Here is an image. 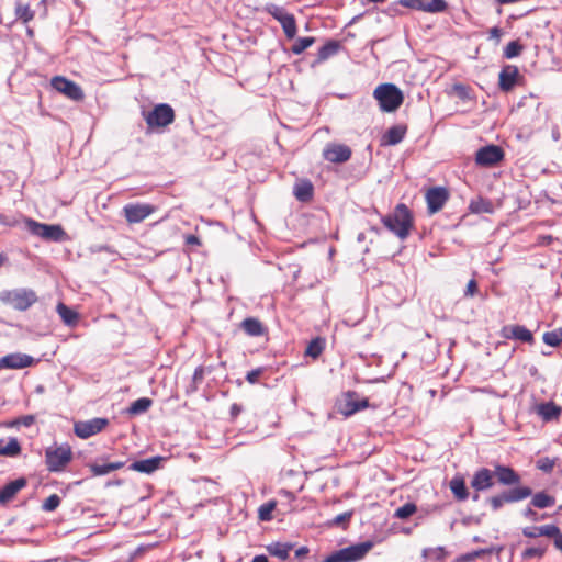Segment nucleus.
<instances>
[{
  "label": "nucleus",
  "mask_w": 562,
  "mask_h": 562,
  "mask_svg": "<svg viewBox=\"0 0 562 562\" xmlns=\"http://www.w3.org/2000/svg\"><path fill=\"white\" fill-rule=\"evenodd\" d=\"M469 209L472 213H476V214L493 213V211H494L493 203L490 200L483 199V198H477L476 200H472L469 205Z\"/></svg>",
  "instance_id": "33"
},
{
  "label": "nucleus",
  "mask_w": 562,
  "mask_h": 562,
  "mask_svg": "<svg viewBox=\"0 0 562 562\" xmlns=\"http://www.w3.org/2000/svg\"><path fill=\"white\" fill-rule=\"evenodd\" d=\"M123 215L128 224H137L156 212V206L148 203H128L124 205Z\"/></svg>",
  "instance_id": "10"
},
{
  "label": "nucleus",
  "mask_w": 562,
  "mask_h": 562,
  "mask_svg": "<svg viewBox=\"0 0 562 562\" xmlns=\"http://www.w3.org/2000/svg\"><path fill=\"white\" fill-rule=\"evenodd\" d=\"M381 221L400 239H405L414 226L413 214L404 203L397 204L394 211L383 216Z\"/></svg>",
  "instance_id": "1"
},
{
  "label": "nucleus",
  "mask_w": 562,
  "mask_h": 562,
  "mask_svg": "<svg viewBox=\"0 0 562 562\" xmlns=\"http://www.w3.org/2000/svg\"><path fill=\"white\" fill-rule=\"evenodd\" d=\"M524 46L519 43V41L509 42L504 48V57L507 59H512L521 54Z\"/></svg>",
  "instance_id": "42"
},
{
  "label": "nucleus",
  "mask_w": 562,
  "mask_h": 562,
  "mask_svg": "<svg viewBox=\"0 0 562 562\" xmlns=\"http://www.w3.org/2000/svg\"><path fill=\"white\" fill-rule=\"evenodd\" d=\"M126 464L125 461L109 462V468L113 471L122 469Z\"/></svg>",
  "instance_id": "61"
},
{
  "label": "nucleus",
  "mask_w": 562,
  "mask_h": 562,
  "mask_svg": "<svg viewBox=\"0 0 562 562\" xmlns=\"http://www.w3.org/2000/svg\"><path fill=\"white\" fill-rule=\"evenodd\" d=\"M251 562H269V561H268V558L266 555L258 554V555L254 557Z\"/></svg>",
  "instance_id": "64"
},
{
  "label": "nucleus",
  "mask_w": 562,
  "mask_h": 562,
  "mask_svg": "<svg viewBox=\"0 0 562 562\" xmlns=\"http://www.w3.org/2000/svg\"><path fill=\"white\" fill-rule=\"evenodd\" d=\"M504 158V151L499 146L488 145L480 148L475 155V162L483 167H492Z\"/></svg>",
  "instance_id": "18"
},
{
  "label": "nucleus",
  "mask_w": 562,
  "mask_h": 562,
  "mask_svg": "<svg viewBox=\"0 0 562 562\" xmlns=\"http://www.w3.org/2000/svg\"><path fill=\"white\" fill-rule=\"evenodd\" d=\"M479 292V285H477V282L475 279H471L468 284H467V288L464 290V296L465 297H473L474 295H476Z\"/></svg>",
  "instance_id": "53"
},
{
  "label": "nucleus",
  "mask_w": 562,
  "mask_h": 562,
  "mask_svg": "<svg viewBox=\"0 0 562 562\" xmlns=\"http://www.w3.org/2000/svg\"><path fill=\"white\" fill-rule=\"evenodd\" d=\"M449 191L445 187H432L428 189L425 194L428 213L434 215L441 211L449 200Z\"/></svg>",
  "instance_id": "14"
},
{
  "label": "nucleus",
  "mask_w": 562,
  "mask_h": 562,
  "mask_svg": "<svg viewBox=\"0 0 562 562\" xmlns=\"http://www.w3.org/2000/svg\"><path fill=\"white\" fill-rule=\"evenodd\" d=\"M52 87L74 101H82L85 93L79 85L63 76H55L50 80Z\"/></svg>",
  "instance_id": "11"
},
{
  "label": "nucleus",
  "mask_w": 562,
  "mask_h": 562,
  "mask_svg": "<svg viewBox=\"0 0 562 562\" xmlns=\"http://www.w3.org/2000/svg\"><path fill=\"white\" fill-rule=\"evenodd\" d=\"M204 374H205V371L202 366H199L198 368H195L193 376H192L194 391L198 389V385L201 384L202 381L204 380Z\"/></svg>",
  "instance_id": "52"
},
{
  "label": "nucleus",
  "mask_w": 562,
  "mask_h": 562,
  "mask_svg": "<svg viewBox=\"0 0 562 562\" xmlns=\"http://www.w3.org/2000/svg\"><path fill=\"white\" fill-rule=\"evenodd\" d=\"M151 403L153 402H151L150 398H147V397L138 398V400H136L135 402L132 403V405L130 407V412L132 414L144 413V412H146L151 406Z\"/></svg>",
  "instance_id": "44"
},
{
  "label": "nucleus",
  "mask_w": 562,
  "mask_h": 562,
  "mask_svg": "<svg viewBox=\"0 0 562 562\" xmlns=\"http://www.w3.org/2000/svg\"><path fill=\"white\" fill-rule=\"evenodd\" d=\"M89 469L93 476H102V475H106L110 472H112V470L109 468V463H105V464L92 463V464H89Z\"/></svg>",
  "instance_id": "48"
},
{
  "label": "nucleus",
  "mask_w": 562,
  "mask_h": 562,
  "mask_svg": "<svg viewBox=\"0 0 562 562\" xmlns=\"http://www.w3.org/2000/svg\"><path fill=\"white\" fill-rule=\"evenodd\" d=\"M537 412L544 420H552L561 415L562 409L553 402H548L540 404Z\"/></svg>",
  "instance_id": "30"
},
{
  "label": "nucleus",
  "mask_w": 562,
  "mask_h": 562,
  "mask_svg": "<svg viewBox=\"0 0 562 562\" xmlns=\"http://www.w3.org/2000/svg\"><path fill=\"white\" fill-rule=\"evenodd\" d=\"M37 300L36 292L31 289L7 290L0 294V301L2 303L21 312L29 310Z\"/></svg>",
  "instance_id": "3"
},
{
  "label": "nucleus",
  "mask_w": 562,
  "mask_h": 562,
  "mask_svg": "<svg viewBox=\"0 0 562 562\" xmlns=\"http://www.w3.org/2000/svg\"><path fill=\"white\" fill-rule=\"evenodd\" d=\"M60 497L57 494L49 495L42 504V509L53 512L60 505Z\"/></svg>",
  "instance_id": "47"
},
{
  "label": "nucleus",
  "mask_w": 562,
  "mask_h": 562,
  "mask_svg": "<svg viewBox=\"0 0 562 562\" xmlns=\"http://www.w3.org/2000/svg\"><path fill=\"white\" fill-rule=\"evenodd\" d=\"M323 158L331 164L347 162L352 155V150L348 145L330 142L323 149Z\"/></svg>",
  "instance_id": "13"
},
{
  "label": "nucleus",
  "mask_w": 562,
  "mask_h": 562,
  "mask_svg": "<svg viewBox=\"0 0 562 562\" xmlns=\"http://www.w3.org/2000/svg\"><path fill=\"white\" fill-rule=\"evenodd\" d=\"M148 130L164 128L175 121L173 109L166 103L157 104L151 111L143 112Z\"/></svg>",
  "instance_id": "7"
},
{
  "label": "nucleus",
  "mask_w": 562,
  "mask_h": 562,
  "mask_svg": "<svg viewBox=\"0 0 562 562\" xmlns=\"http://www.w3.org/2000/svg\"><path fill=\"white\" fill-rule=\"evenodd\" d=\"M34 364V358L25 353H9L0 358V370L24 369Z\"/></svg>",
  "instance_id": "19"
},
{
  "label": "nucleus",
  "mask_w": 562,
  "mask_h": 562,
  "mask_svg": "<svg viewBox=\"0 0 562 562\" xmlns=\"http://www.w3.org/2000/svg\"><path fill=\"white\" fill-rule=\"evenodd\" d=\"M492 550L491 549H479V550H474L472 552H469V553H465V554H462L458 558V562H471L473 561L474 559H477V558H481L485 554H488L491 553Z\"/></svg>",
  "instance_id": "46"
},
{
  "label": "nucleus",
  "mask_w": 562,
  "mask_h": 562,
  "mask_svg": "<svg viewBox=\"0 0 562 562\" xmlns=\"http://www.w3.org/2000/svg\"><path fill=\"white\" fill-rule=\"evenodd\" d=\"M453 91L462 100L470 99V89L463 83H456L453 86Z\"/></svg>",
  "instance_id": "51"
},
{
  "label": "nucleus",
  "mask_w": 562,
  "mask_h": 562,
  "mask_svg": "<svg viewBox=\"0 0 562 562\" xmlns=\"http://www.w3.org/2000/svg\"><path fill=\"white\" fill-rule=\"evenodd\" d=\"M449 487L457 501H465L469 497V492L465 486L464 479L460 475L452 477Z\"/></svg>",
  "instance_id": "29"
},
{
  "label": "nucleus",
  "mask_w": 562,
  "mask_h": 562,
  "mask_svg": "<svg viewBox=\"0 0 562 562\" xmlns=\"http://www.w3.org/2000/svg\"><path fill=\"white\" fill-rule=\"evenodd\" d=\"M553 544L555 549H558L560 552H562V533L557 537V539L553 541Z\"/></svg>",
  "instance_id": "63"
},
{
  "label": "nucleus",
  "mask_w": 562,
  "mask_h": 562,
  "mask_svg": "<svg viewBox=\"0 0 562 562\" xmlns=\"http://www.w3.org/2000/svg\"><path fill=\"white\" fill-rule=\"evenodd\" d=\"M229 412H231V416L233 418H236L241 412V406L234 403V404H232Z\"/></svg>",
  "instance_id": "60"
},
{
  "label": "nucleus",
  "mask_w": 562,
  "mask_h": 562,
  "mask_svg": "<svg viewBox=\"0 0 562 562\" xmlns=\"http://www.w3.org/2000/svg\"><path fill=\"white\" fill-rule=\"evenodd\" d=\"M239 326L246 335L251 337H259L267 334V327L256 317L245 318Z\"/></svg>",
  "instance_id": "27"
},
{
  "label": "nucleus",
  "mask_w": 562,
  "mask_h": 562,
  "mask_svg": "<svg viewBox=\"0 0 562 562\" xmlns=\"http://www.w3.org/2000/svg\"><path fill=\"white\" fill-rule=\"evenodd\" d=\"M532 495V490L528 486H518L508 491H504L498 495L487 498V503L492 510L496 512L505 504L520 502Z\"/></svg>",
  "instance_id": "8"
},
{
  "label": "nucleus",
  "mask_w": 562,
  "mask_h": 562,
  "mask_svg": "<svg viewBox=\"0 0 562 562\" xmlns=\"http://www.w3.org/2000/svg\"><path fill=\"white\" fill-rule=\"evenodd\" d=\"M165 457L156 456L144 460H137L130 464L128 469L135 472L153 474L161 468Z\"/></svg>",
  "instance_id": "21"
},
{
  "label": "nucleus",
  "mask_w": 562,
  "mask_h": 562,
  "mask_svg": "<svg viewBox=\"0 0 562 562\" xmlns=\"http://www.w3.org/2000/svg\"><path fill=\"white\" fill-rule=\"evenodd\" d=\"M406 133V125H394L385 132V134L382 137L381 144L385 146H394L403 140Z\"/></svg>",
  "instance_id": "26"
},
{
  "label": "nucleus",
  "mask_w": 562,
  "mask_h": 562,
  "mask_svg": "<svg viewBox=\"0 0 562 562\" xmlns=\"http://www.w3.org/2000/svg\"><path fill=\"white\" fill-rule=\"evenodd\" d=\"M277 507V501L272 499L262 504L258 509V518L260 521H270L273 519L272 512Z\"/></svg>",
  "instance_id": "38"
},
{
  "label": "nucleus",
  "mask_w": 562,
  "mask_h": 562,
  "mask_svg": "<svg viewBox=\"0 0 562 562\" xmlns=\"http://www.w3.org/2000/svg\"><path fill=\"white\" fill-rule=\"evenodd\" d=\"M308 551H310V550H308V548H307V547H301V548H299V549L295 551V555H296L297 558H303V557H305V555L308 553Z\"/></svg>",
  "instance_id": "62"
},
{
  "label": "nucleus",
  "mask_w": 562,
  "mask_h": 562,
  "mask_svg": "<svg viewBox=\"0 0 562 562\" xmlns=\"http://www.w3.org/2000/svg\"><path fill=\"white\" fill-rule=\"evenodd\" d=\"M350 517H351V513L340 514V515H338V516H336L334 518V524L335 525H340V524H342L345 521H348L350 519Z\"/></svg>",
  "instance_id": "58"
},
{
  "label": "nucleus",
  "mask_w": 562,
  "mask_h": 562,
  "mask_svg": "<svg viewBox=\"0 0 562 562\" xmlns=\"http://www.w3.org/2000/svg\"><path fill=\"white\" fill-rule=\"evenodd\" d=\"M341 48V43L336 40H330L326 42L317 52V56L315 59L316 64H322L335 56Z\"/></svg>",
  "instance_id": "28"
},
{
  "label": "nucleus",
  "mask_w": 562,
  "mask_h": 562,
  "mask_svg": "<svg viewBox=\"0 0 562 562\" xmlns=\"http://www.w3.org/2000/svg\"><path fill=\"white\" fill-rule=\"evenodd\" d=\"M316 42V38L313 36L299 37L294 41L291 46V52L294 55H301L305 49L311 47Z\"/></svg>",
  "instance_id": "37"
},
{
  "label": "nucleus",
  "mask_w": 562,
  "mask_h": 562,
  "mask_svg": "<svg viewBox=\"0 0 562 562\" xmlns=\"http://www.w3.org/2000/svg\"><path fill=\"white\" fill-rule=\"evenodd\" d=\"M72 460L69 445L48 447L45 450V464L49 472H63Z\"/></svg>",
  "instance_id": "4"
},
{
  "label": "nucleus",
  "mask_w": 562,
  "mask_h": 562,
  "mask_svg": "<svg viewBox=\"0 0 562 562\" xmlns=\"http://www.w3.org/2000/svg\"><path fill=\"white\" fill-rule=\"evenodd\" d=\"M554 503H555V498L553 496L547 494L546 492L536 493L531 499V505L537 508H541V509L550 507V506L554 505Z\"/></svg>",
  "instance_id": "36"
},
{
  "label": "nucleus",
  "mask_w": 562,
  "mask_h": 562,
  "mask_svg": "<svg viewBox=\"0 0 562 562\" xmlns=\"http://www.w3.org/2000/svg\"><path fill=\"white\" fill-rule=\"evenodd\" d=\"M544 344L551 347H558L562 342V329L546 331L542 336Z\"/></svg>",
  "instance_id": "40"
},
{
  "label": "nucleus",
  "mask_w": 562,
  "mask_h": 562,
  "mask_svg": "<svg viewBox=\"0 0 562 562\" xmlns=\"http://www.w3.org/2000/svg\"><path fill=\"white\" fill-rule=\"evenodd\" d=\"M109 425V419L95 417L90 420L77 422L74 425V432L81 439H88L101 432Z\"/></svg>",
  "instance_id": "12"
},
{
  "label": "nucleus",
  "mask_w": 562,
  "mask_h": 562,
  "mask_svg": "<svg viewBox=\"0 0 562 562\" xmlns=\"http://www.w3.org/2000/svg\"><path fill=\"white\" fill-rule=\"evenodd\" d=\"M266 11L277 20L289 40H293L297 33L296 20L292 13H289L284 8L277 4H268Z\"/></svg>",
  "instance_id": "9"
},
{
  "label": "nucleus",
  "mask_w": 562,
  "mask_h": 562,
  "mask_svg": "<svg viewBox=\"0 0 562 562\" xmlns=\"http://www.w3.org/2000/svg\"><path fill=\"white\" fill-rule=\"evenodd\" d=\"M373 548V542L364 541L342 548L327 555L323 562H358Z\"/></svg>",
  "instance_id": "5"
},
{
  "label": "nucleus",
  "mask_w": 562,
  "mask_h": 562,
  "mask_svg": "<svg viewBox=\"0 0 562 562\" xmlns=\"http://www.w3.org/2000/svg\"><path fill=\"white\" fill-rule=\"evenodd\" d=\"M417 512V506L414 503H406L403 506L398 507L394 516L398 519H407L412 515Z\"/></svg>",
  "instance_id": "43"
},
{
  "label": "nucleus",
  "mask_w": 562,
  "mask_h": 562,
  "mask_svg": "<svg viewBox=\"0 0 562 562\" xmlns=\"http://www.w3.org/2000/svg\"><path fill=\"white\" fill-rule=\"evenodd\" d=\"M398 4L429 13L443 12L448 7L445 0H398Z\"/></svg>",
  "instance_id": "17"
},
{
  "label": "nucleus",
  "mask_w": 562,
  "mask_h": 562,
  "mask_svg": "<svg viewBox=\"0 0 562 562\" xmlns=\"http://www.w3.org/2000/svg\"><path fill=\"white\" fill-rule=\"evenodd\" d=\"M501 336L505 339H514L522 342H533L532 333L522 325H507L501 330Z\"/></svg>",
  "instance_id": "20"
},
{
  "label": "nucleus",
  "mask_w": 562,
  "mask_h": 562,
  "mask_svg": "<svg viewBox=\"0 0 562 562\" xmlns=\"http://www.w3.org/2000/svg\"><path fill=\"white\" fill-rule=\"evenodd\" d=\"M26 484L25 477H20L5 484L0 488V504L4 505L11 502Z\"/></svg>",
  "instance_id": "23"
},
{
  "label": "nucleus",
  "mask_w": 562,
  "mask_h": 562,
  "mask_svg": "<svg viewBox=\"0 0 562 562\" xmlns=\"http://www.w3.org/2000/svg\"><path fill=\"white\" fill-rule=\"evenodd\" d=\"M524 76L515 65H505L498 75V87L503 92H509L516 85H522Z\"/></svg>",
  "instance_id": "15"
},
{
  "label": "nucleus",
  "mask_w": 562,
  "mask_h": 562,
  "mask_svg": "<svg viewBox=\"0 0 562 562\" xmlns=\"http://www.w3.org/2000/svg\"><path fill=\"white\" fill-rule=\"evenodd\" d=\"M293 194L297 201L307 203L314 196V186L308 179H300L293 187Z\"/></svg>",
  "instance_id": "25"
},
{
  "label": "nucleus",
  "mask_w": 562,
  "mask_h": 562,
  "mask_svg": "<svg viewBox=\"0 0 562 562\" xmlns=\"http://www.w3.org/2000/svg\"><path fill=\"white\" fill-rule=\"evenodd\" d=\"M547 551V547H528L521 552V558L524 560H531V559H541Z\"/></svg>",
  "instance_id": "41"
},
{
  "label": "nucleus",
  "mask_w": 562,
  "mask_h": 562,
  "mask_svg": "<svg viewBox=\"0 0 562 562\" xmlns=\"http://www.w3.org/2000/svg\"><path fill=\"white\" fill-rule=\"evenodd\" d=\"M494 486V473L487 468L479 469L471 480V487L476 492L485 491Z\"/></svg>",
  "instance_id": "22"
},
{
  "label": "nucleus",
  "mask_w": 562,
  "mask_h": 562,
  "mask_svg": "<svg viewBox=\"0 0 562 562\" xmlns=\"http://www.w3.org/2000/svg\"><path fill=\"white\" fill-rule=\"evenodd\" d=\"M538 532L541 537H548L553 538V541L557 539V537L560 535L561 530L555 525H543L538 526Z\"/></svg>",
  "instance_id": "45"
},
{
  "label": "nucleus",
  "mask_w": 562,
  "mask_h": 562,
  "mask_svg": "<svg viewBox=\"0 0 562 562\" xmlns=\"http://www.w3.org/2000/svg\"><path fill=\"white\" fill-rule=\"evenodd\" d=\"M57 313L63 319V322L68 326H74L77 324L78 321V313L65 305L64 303L57 304Z\"/></svg>",
  "instance_id": "31"
},
{
  "label": "nucleus",
  "mask_w": 562,
  "mask_h": 562,
  "mask_svg": "<svg viewBox=\"0 0 562 562\" xmlns=\"http://www.w3.org/2000/svg\"><path fill=\"white\" fill-rule=\"evenodd\" d=\"M186 244L189 246H200L201 241L198 236L195 235H187L184 237Z\"/></svg>",
  "instance_id": "57"
},
{
  "label": "nucleus",
  "mask_w": 562,
  "mask_h": 562,
  "mask_svg": "<svg viewBox=\"0 0 562 562\" xmlns=\"http://www.w3.org/2000/svg\"><path fill=\"white\" fill-rule=\"evenodd\" d=\"M267 550L271 555L281 560H286L289 558L290 551L292 550V544L274 542L269 544Z\"/></svg>",
  "instance_id": "34"
},
{
  "label": "nucleus",
  "mask_w": 562,
  "mask_h": 562,
  "mask_svg": "<svg viewBox=\"0 0 562 562\" xmlns=\"http://www.w3.org/2000/svg\"><path fill=\"white\" fill-rule=\"evenodd\" d=\"M524 516L529 518L532 521H537L538 520L537 512H535L531 507H527L524 510Z\"/></svg>",
  "instance_id": "59"
},
{
  "label": "nucleus",
  "mask_w": 562,
  "mask_h": 562,
  "mask_svg": "<svg viewBox=\"0 0 562 562\" xmlns=\"http://www.w3.org/2000/svg\"><path fill=\"white\" fill-rule=\"evenodd\" d=\"M24 223L32 235L45 240L61 241L67 238V234L60 225L44 224L29 217L24 218Z\"/></svg>",
  "instance_id": "6"
},
{
  "label": "nucleus",
  "mask_w": 562,
  "mask_h": 562,
  "mask_svg": "<svg viewBox=\"0 0 562 562\" xmlns=\"http://www.w3.org/2000/svg\"><path fill=\"white\" fill-rule=\"evenodd\" d=\"M369 406L367 398H359L358 394L353 391H348L344 394L342 400L338 403V412L348 417L352 414L364 409Z\"/></svg>",
  "instance_id": "16"
},
{
  "label": "nucleus",
  "mask_w": 562,
  "mask_h": 562,
  "mask_svg": "<svg viewBox=\"0 0 562 562\" xmlns=\"http://www.w3.org/2000/svg\"><path fill=\"white\" fill-rule=\"evenodd\" d=\"M493 473L497 481L506 486L516 485L520 482V475L510 467L497 464Z\"/></svg>",
  "instance_id": "24"
},
{
  "label": "nucleus",
  "mask_w": 562,
  "mask_h": 562,
  "mask_svg": "<svg viewBox=\"0 0 562 562\" xmlns=\"http://www.w3.org/2000/svg\"><path fill=\"white\" fill-rule=\"evenodd\" d=\"M373 97L384 112L396 111L404 101L403 92L393 83H381L374 91Z\"/></svg>",
  "instance_id": "2"
},
{
  "label": "nucleus",
  "mask_w": 562,
  "mask_h": 562,
  "mask_svg": "<svg viewBox=\"0 0 562 562\" xmlns=\"http://www.w3.org/2000/svg\"><path fill=\"white\" fill-rule=\"evenodd\" d=\"M490 38L494 40L496 44L501 42V38L503 36V31L498 26L492 27L490 31Z\"/></svg>",
  "instance_id": "55"
},
{
  "label": "nucleus",
  "mask_w": 562,
  "mask_h": 562,
  "mask_svg": "<svg viewBox=\"0 0 562 562\" xmlns=\"http://www.w3.org/2000/svg\"><path fill=\"white\" fill-rule=\"evenodd\" d=\"M522 535L527 538H538L541 537L538 532V527H526L522 529Z\"/></svg>",
  "instance_id": "56"
},
{
  "label": "nucleus",
  "mask_w": 562,
  "mask_h": 562,
  "mask_svg": "<svg viewBox=\"0 0 562 562\" xmlns=\"http://www.w3.org/2000/svg\"><path fill=\"white\" fill-rule=\"evenodd\" d=\"M15 15L23 23H29L34 19V11L30 8L29 4L19 2L15 5Z\"/></svg>",
  "instance_id": "39"
},
{
  "label": "nucleus",
  "mask_w": 562,
  "mask_h": 562,
  "mask_svg": "<svg viewBox=\"0 0 562 562\" xmlns=\"http://www.w3.org/2000/svg\"><path fill=\"white\" fill-rule=\"evenodd\" d=\"M555 465L554 459H550L548 457L540 458L537 461V468L546 473H550Z\"/></svg>",
  "instance_id": "49"
},
{
  "label": "nucleus",
  "mask_w": 562,
  "mask_h": 562,
  "mask_svg": "<svg viewBox=\"0 0 562 562\" xmlns=\"http://www.w3.org/2000/svg\"><path fill=\"white\" fill-rule=\"evenodd\" d=\"M0 224L8 227H14L19 224V221L12 216L0 213Z\"/></svg>",
  "instance_id": "54"
},
{
  "label": "nucleus",
  "mask_w": 562,
  "mask_h": 562,
  "mask_svg": "<svg viewBox=\"0 0 562 562\" xmlns=\"http://www.w3.org/2000/svg\"><path fill=\"white\" fill-rule=\"evenodd\" d=\"M21 453V446L16 438H10L7 443L0 441V456L16 457Z\"/></svg>",
  "instance_id": "32"
},
{
  "label": "nucleus",
  "mask_w": 562,
  "mask_h": 562,
  "mask_svg": "<svg viewBox=\"0 0 562 562\" xmlns=\"http://www.w3.org/2000/svg\"><path fill=\"white\" fill-rule=\"evenodd\" d=\"M325 348V339L316 337L310 341L305 349V356L316 359L321 356Z\"/></svg>",
  "instance_id": "35"
},
{
  "label": "nucleus",
  "mask_w": 562,
  "mask_h": 562,
  "mask_svg": "<svg viewBox=\"0 0 562 562\" xmlns=\"http://www.w3.org/2000/svg\"><path fill=\"white\" fill-rule=\"evenodd\" d=\"M265 371H266V369L262 367L256 368V369L249 371L246 375L247 382L250 384L258 383L259 378L263 374Z\"/></svg>",
  "instance_id": "50"
}]
</instances>
